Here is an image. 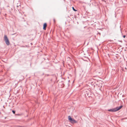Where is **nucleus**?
Masks as SVG:
<instances>
[{"label":"nucleus","mask_w":127,"mask_h":127,"mask_svg":"<svg viewBox=\"0 0 127 127\" xmlns=\"http://www.w3.org/2000/svg\"><path fill=\"white\" fill-rule=\"evenodd\" d=\"M84 57L85 58H87V57L86 56H84Z\"/></svg>","instance_id":"nucleus-11"},{"label":"nucleus","mask_w":127,"mask_h":127,"mask_svg":"<svg viewBox=\"0 0 127 127\" xmlns=\"http://www.w3.org/2000/svg\"><path fill=\"white\" fill-rule=\"evenodd\" d=\"M68 120L69 122L72 124L77 123V122L73 118H71L70 116L68 117Z\"/></svg>","instance_id":"nucleus-2"},{"label":"nucleus","mask_w":127,"mask_h":127,"mask_svg":"<svg viewBox=\"0 0 127 127\" xmlns=\"http://www.w3.org/2000/svg\"><path fill=\"white\" fill-rule=\"evenodd\" d=\"M123 107V106L122 105H121L119 107H117L113 108L108 109V111L109 112H116L122 108Z\"/></svg>","instance_id":"nucleus-1"},{"label":"nucleus","mask_w":127,"mask_h":127,"mask_svg":"<svg viewBox=\"0 0 127 127\" xmlns=\"http://www.w3.org/2000/svg\"><path fill=\"white\" fill-rule=\"evenodd\" d=\"M44 60H45V59H44Z\"/></svg>","instance_id":"nucleus-14"},{"label":"nucleus","mask_w":127,"mask_h":127,"mask_svg":"<svg viewBox=\"0 0 127 127\" xmlns=\"http://www.w3.org/2000/svg\"><path fill=\"white\" fill-rule=\"evenodd\" d=\"M17 115L18 116H20L21 115L20 114H17Z\"/></svg>","instance_id":"nucleus-9"},{"label":"nucleus","mask_w":127,"mask_h":127,"mask_svg":"<svg viewBox=\"0 0 127 127\" xmlns=\"http://www.w3.org/2000/svg\"><path fill=\"white\" fill-rule=\"evenodd\" d=\"M116 58H117V59H118V58H119V57L120 56H115Z\"/></svg>","instance_id":"nucleus-7"},{"label":"nucleus","mask_w":127,"mask_h":127,"mask_svg":"<svg viewBox=\"0 0 127 127\" xmlns=\"http://www.w3.org/2000/svg\"><path fill=\"white\" fill-rule=\"evenodd\" d=\"M47 60H48V58H47Z\"/></svg>","instance_id":"nucleus-13"},{"label":"nucleus","mask_w":127,"mask_h":127,"mask_svg":"<svg viewBox=\"0 0 127 127\" xmlns=\"http://www.w3.org/2000/svg\"><path fill=\"white\" fill-rule=\"evenodd\" d=\"M4 39L5 41L6 44L8 45L10 44L9 41L8 39V38L6 35H5L4 37Z\"/></svg>","instance_id":"nucleus-3"},{"label":"nucleus","mask_w":127,"mask_h":127,"mask_svg":"<svg viewBox=\"0 0 127 127\" xmlns=\"http://www.w3.org/2000/svg\"><path fill=\"white\" fill-rule=\"evenodd\" d=\"M12 112H13V113L14 114H15V111L14 110H12Z\"/></svg>","instance_id":"nucleus-5"},{"label":"nucleus","mask_w":127,"mask_h":127,"mask_svg":"<svg viewBox=\"0 0 127 127\" xmlns=\"http://www.w3.org/2000/svg\"><path fill=\"white\" fill-rule=\"evenodd\" d=\"M54 22H55V19H54Z\"/></svg>","instance_id":"nucleus-10"},{"label":"nucleus","mask_w":127,"mask_h":127,"mask_svg":"<svg viewBox=\"0 0 127 127\" xmlns=\"http://www.w3.org/2000/svg\"><path fill=\"white\" fill-rule=\"evenodd\" d=\"M47 24L46 23H45L44 24L43 26V29L44 30H46V28L47 27Z\"/></svg>","instance_id":"nucleus-4"},{"label":"nucleus","mask_w":127,"mask_h":127,"mask_svg":"<svg viewBox=\"0 0 127 127\" xmlns=\"http://www.w3.org/2000/svg\"><path fill=\"white\" fill-rule=\"evenodd\" d=\"M122 57H124V56H122Z\"/></svg>","instance_id":"nucleus-12"},{"label":"nucleus","mask_w":127,"mask_h":127,"mask_svg":"<svg viewBox=\"0 0 127 127\" xmlns=\"http://www.w3.org/2000/svg\"><path fill=\"white\" fill-rule=\"evenodd\" d=\"M125 37H126V36L125 35H124L123 36V37L124 38H125Z\"/></svg>","instance_id":"nucleus-8"},{"label":"nucleus","mask_w":127,"mask_h":127,"mask_svg":"<svg viewBox=\"0 0 127 127\" xmlns=\"http://www.w3.org/2000/svg\"><path fill=\"white\" fill-rule=\"evenodd\" d=\"M72 9H73V10H74V11H77V10H75L74 8V7H72Z\"/></svg>","instance_id":"nucleus-6"}]
</instances>
